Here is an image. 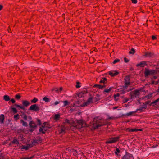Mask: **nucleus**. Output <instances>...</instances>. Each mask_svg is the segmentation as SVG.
I'll list each match as a JSON object with an SVG mask.
<instances>
[{
    "mask_svg": "<svg viewBox=\"0 0 159 159\" xmlns=\"http://www.w3.org/2000/svg\"><path fill=\"white\" fill-rule=\"evenodd\" d=\"M97 119V118H94L93 119V122L94 123H93V124L94 129H98L99 127L105 125V124L102 123L103 121L102 120H98Z\"/></svg>",
    "mask_w": 159,
    "mask_h": 159,
    "instance_id": "obj_1",
    "label": "nucleus"
},
{
    "mask_svg": "<svg viewBox=\"0 0 159 159\" xmlns=\"http://www.w3.org/2000/svg\"><path fill=\"white\" fill-rule=\"evenodd\" d=\"M77 124H74L73 126L77 129H80L86 126L85 122L83 120H77Z\"/></svg>",
    "mask_w": 159,
    "mask_h": 159,
    "instance_id": "obj_2",
    "label": "nucleus"
},
{
    "mask_svg": "<svg viewBox=\"0 0 159 159\" xmlns=\"http://www.w3.org/2000/svg\"><path fill=\"white\" fill-rule=\"evenodd\" d=\"M22 106H21L18 104H15V106L16 107H19L20 109H22L23 110H26L25 107H27L30 104V103L28 101L26 100H24L22 101Z\"/></svg>",
    "mask_w": 159,
    "mask_h": 159,
    "instance_id": "obj_3",
    "label": "nucleus"
},
{
    "mask_svg": "<svg viewBox=\"0 0 159 159\" xmlns=\"http://www.w3.org/2000/svg\"><path fill=\"white\" fill-rule=\"evenodd\" d=\"M120 138V136L109 138L105 142L106 144H111L118 141Z\"/></svg>",
    "mask_w": 159,
    "mask_h": 159,
    "instance_id": "obj_4",
    "label": "nucleus"
},
{
    "mask_svg": "<svg viewBox=\"0 0 159 159\" xmlns=\"http://www.w3.org/2000/svg\"><path fill=\"white\" fill-rule=\"evenodd\" d=\"M156 73V71L154 70H149L148 69H145L144 74L145 77H148L149 75H153Z\"/></svg>",
    "mask_w": 159,
    "mask_h": 159,
    "instance_id": "obj_5",
    "label": "nucleus"
},
{
    "mask_svg": "<svg viewBox=\"0 0 159 159\" xmlns=\"http://www.w3.org/2000/svg\"><path fill=\"white\" fill-rule=\"evenodd\" d=\"M96 97L95 98H93L92 97L89 98L86 102H84L83 104V106H85L89 105L90 103H93V102H95L97 101L98 100H96Z\"/></svg>",
    "mask_w": 159,
    "mask_h": 159,
    "instance_id": "obj_6",
    "label": "nucleus"
},
{
    "mask_svg": "<svg viewBox=\"0 0 159 159\" xmlns=\"http://www.w3.org/2000/svg\"><path fill=\"white\" fill-rule=\"evenodd\" d=\"M40 108L36 104L32 105L29 108V110L37 111L39 110Z\"/></svg>",
    "mask_w": 159,
    "mask_h": 159,
    "instance_id": "obj_7",
    "label": "nucleus"
},
{
    "mask_svg": "<svg viewBox=\"0 0 159 159\" xmlns=\"http://www.w3.org/2000/svg\"><path fill=\"white\" fill-rule=\"evenodd\" d=\"M157 102H159V98L152 102H151L150 101H146L145 102V104L146 105L149 104L150 106H153L157 105Z\"/></svg>",
    "mask_w": 159,
    "mask_h": 159,
    "instance_id": "obj_8",
    "label": "nucleus"
},
{
    "mask_svg": "<svg viewBox=\"0 0 159 159\" xmlns=\"http://www.w3.org/2000/svg\"><path fill=\"white\" fill-rule=\"evenodd\" d=\"M130 84V79L129 76H126L125 79V85L124 88H126Z\"/></svg>",
    "mask_w": 159,
    "mask_h": 159,
    "instance_id": "obj_9",
    "label": "nucleus"
},
{
    "mask_svg": "<svg viewBox=\"0 0 159 159\" xmlns=\"http://www.w3.org/2000/svg\"><path fill=\"white\" fill-rule=\"evenodd\" d=\"M133 157V155L128 152H126L125 154L124 155L122 159H131Z\"/></svg>",
    "mask_w": 159,
    "mask_h": 159,
    "instance_id": "obj_10",
    "label": "nucleus"
},
{
    "mask_svg": "<svg viewBox=\"0 0 159 159\" xmlns=\"http://www.w3.org/2000/svg\"><path fill=\"white\" fill-rule=\"evenodd\" d=\"M65 130L66 127L62 125L59 127L58 128V131L60 134H65Z\"/></svg>",
    "mask_w": 159,
    "mask_h": 159,
    "instance_id": "obj_11",
    "label": "nucleus"
},
{
    "mask_svg": "<svg viewBox=\"0 0 159 159\" xmlns=\"http://www.w3.org/2000/svg\"><path fill=\"white\" fill-rule=\"evenodd\" d=\"M109 73V74L111 77H114L119 74L117 70L110 71Z\"/></svg>",
    "mask_w": 159,
    "mask_h": 159,
    "instance_id": "obj_12",
    "label": "nucleus"
},
{
    "mask_svg": "<svg viewBox=\"0 0 159 159\" xmlns=\"http://www.w3.org/2000/svg\"><path fill=\"white\" fill-rule=\"evenodd\" d=\"M147 66V64L146 61H142L140 63L137 64L136 66L137 67L140 66V67H144L145 66Z\"/></svg>",
    "mask_w": 159,
    "mask_h": 159,
    "instance_id": "obj_13",
    "label": "nucleus"
},
{
    "mask_svg": "<svg viewBox=\"0 0 159 159\" xmlns=\"http://www.w3.org/2000/svg\"><path fill=\"white\" fill-rule=\"evenodd\" d=\"M38 142V140L37 139L32 140L31 141V143H29L28 144V145H29L30 147H32L37 143Z\"/></svg>",
    "mask_w": 159,
    "mask_h": 159,
    "instance_id": "obj_14",
    "label": "nucleus"
},
{
    "mask_svg": "<svg viewBox=\"0 0 159 159\" xmlns=\"http://www.w3.org/2000/svg\"><path fill=\"white\" fill-rule=\"evenodd\" d=\"M126 130L129 132H137L138 131H141V129H130L129 128H127Z\"/></svg>",
    "mask_w": 159,
    "mask_h": 159,
    "instance_id": "obj_15",
    "label": "nucleus"
},
{
    "mask_svg": "<svg viewBox=\"0 0 159 159\" xmlns=\"http://www.w3.org/2000/svg\"><path fill=\"white\" fill-rule=\"evenodd\" d=\"M29 147H30L28 144L27 146L22 145L20 146V148L21 149L22 151L23 149H25L26 150H27L28 149Z\"/></svg>",
    "mask_w": 159,
    "mask_h": 159,
    "instance_id": "obj_16",
    "label": "nucleus"
},
{
    "mask_svg": "<svg viewBox=\"0 0 159 159\" xmlns=\"http://www.w3.org/2000/svg\"><path fill=\"white\" fill-rule=\"evenodd\" d=\"M106 85H105V84H103V85H101L100 84H95L94 86V87H97L100 89L105 88L106 87Z\"/></svg>",
    "mask_w": 159,
    "mask_h": 159,
    "instance_id": "obj_17",
    "label": "nucleus"
},
{
    "mask_svg": "<svg viewBox=\"0 0 159 159\" xmlns=\"http://www.w3.org/2000/svg\"><path fill=\"white\" fill-rule=\"evenodd\" d=\"M29 125L30 127L32 128H35L36 127L35 124L33 121H31L30 122Z\"/></svg>",
    "mask_w": 159,
    "mask_h": 159,
    "instance_id": "obj_18",
    "label": "nucleus"
},
{
    "mask_svg": "<svg viewBox=\"0 0 159 159\" xmlns=\"http://www.w3.org/2000/svg\"><path fill=\"white\" fill-rule=\"evenodd\" d=\"M120 94L119 93H117L116 94L114 95V98L116 101H117L119 99V98L120 96Z\"/></svg>",
    "mask_w": 159,
    "mask_h": 159,
    "instance_id": "obj_19",
    "label": "nucleus"
},
{
    "mask_svg": "<svg viewBox=\"0 0 159 159\" xmlns=\"http://www.w3.org/2000/svg\"><path fill=\"white\" fill-rule=\"evenodd\" d=\"M5 119L4 116L3 114H1L0 115V123H3Z\"/></svg>",
    "mask_w": 159,
    "mask_h": 159,
    "instance_id": "obj_20",
    "label": "nucleus"
},
{
    "mask_svg": "<svg viewBox=\"0 0 159 159\" xmlns=\"http://www.w3.org/2000/svg\"><path fill=\"white\" fill-rule=\"evenodd\" d=\"M140 90H136L134 91L133 94L139 96L140 94Z\"/></svg>",
    "mask_w": 159,
    "mask_h": 159,
    "instance_id": "obj_21",
    "label": "nucleus"
},
{
    "mask_svg": "<svg viewBox=\"0 0 159 159\" xmlns=\"http://www.w3.org/2000/svg\"><path fill=\"white\" fill-rule=\"evenodd\" d=\"M60 117V115L59 114H55L54 116V119L56 121L58 120Z\"/></svg>",
    "mask_w": 159,
    "mask_h": 159,
    "instance_id": "obj_22",
    "label": "nucleus"
},
{
    "mask_svg": "<svg viewBox=\"0 0 159 159\" xmlns=\"http://www.w3.org/2000/svg\"><path fill=\"white\" fill-rule=\"evenodd\" d=\"M11 143L12 144H16L17 146L19 144L18 140L16 139H14Z\"/></svg>",
    "mask_w": 159,
    "mask_h": 159,
    "instance_id": "obj_23",
    "label": "nucleus"
},
{
    "mask_svg": "<svg viewBox=\"0 0 159 159\" xmlns=\"http://www.w3.org/2000/svg\"><path fill=\"white\" fill-rule=\"evenodd\" d=\"M107 81V79L106 78L103 77L102 79L100 80L99 83L100 84L104 83L105 84L106 82Z\"/></svg>",
    "mask_w": 159,
    "mask_h": 159,
    "instance_id": "obj_24",
    "label": "nucleus"
},
{
    "mask_svg": "<svg viewBox=\"0 0 159 159\" xmlns=\"http://www.w3.org/2000/svg\"><path fill=\"white\" fill-rule=\"evenodd\" d=\"M113 88L114 87H111L108 89H105L104 90V92L107 93H109L113 89Z\"/></svg>",
    "mask_w": 159,
    "mask_h": 159,
    "instance_id": "obj_25",
    "label": "nucleus"
},
{
    "mask_svg": "<svg viewBox=\"0 0 159 159\" xmlns=\"http://www.w3.org/2000/svg\"><path fill=\"white\" fill-rule=\"evenodd\" d=\"M20 122L21 123H22V125L23 126H25V127L27 126H28L27 123L26 122L24 121L22 119H21L20 120Z\"/></svg>",
    "mask_w": 159,
    "mask_h": 159,
    "instance_id": "obj_26",
    "label": "nucleus"
},
{
    "mask_svg": "<svg viewBox=\"0 0 159 159\" xmlns=\"http://www.w3.org/2000/svg\"><path fill=\"white\" fill-rule=\"evenodd\" d=\"M4 99L5 101H8L10 100L9 97L7 95H6L4 96Z\"/></svg>",
    "mask_w": 159,
    "mask_h": 159,
    "instance_id": "obj_27",
    "label": "nucleus"
},
{
    "mask_svg": "<svg viewBox=\"0 0 159 159\" xmlns=\"http://www.w3.org/2000/svg\"><path fill=\"white\" fill-rule=\"evenodd\" d=\"M45 127V125L43 126L42 125L41 127H40L39 129V131L40 132H41L43 133L44 134L45 132L43 131V128Z\"/></svg>",
    "mask_w": 159,
    "mask_h": 159,
    "instance_id": "obj_28",
    "label": "nucleus"
},
{
    "mask_svg": "<svg viewBox=\"0 0 159 159\" xmlns=\"http://www.w3.org/2000/svg\"><path fill=\"white\" fill-rule=\"evenodd\" d=\"M43 100L46 102H48L50 101V99L46 97H44L43 99Z\"/></svg>",
    "mask_w": 159,
    "mask_h": 159,
    "instance_id": "obj_29",
    "label": "nucleus"
},
{
    "mask_svg": "<svg viewBox=\"0 0 159 159\" xmlns=\"http://www.w3.org/2000/svg\"><path fill=\"white\" fill-rule=\"evenodd\" d=\"M11 110L14 114L16 113L17 112V111L15 108L11 107Z\"/></svg>",
    "mask_w": 159,
    "mask_h": 159,
    "instance_id": "obj_30",
    "label": "nucleus"
},
{
    "mask_svg": "<svg viewBox=\"0 0 159 159\" xmlns=\"http://www.w3.org/2000/svg\"><path fill=\"white\" fill-rule=\"evenodd\" d=\"M38 101V99L36 98H34L33 99L31 100V102L32 103H35Z\"/></svg>",
    "mask_w": 159,
    "mask_h": 159,
    "instance_id": "obj_31",
    "label": "nucleus"
},
{
    "mask_svg": "<svg viewBox=\"0 0 159 159\" xmlns=\"http://www.w3.org/2000/svg\"><path fill=\"white\" fill-rule=\"evenodd\" d=\"M136 111H137L130 112H129V113H127L125 115L127 116H129L131 115H132L133 114L135 113Z\"/></svg>",
    "mask_w": 159,
    "mask_h": 159,
    "instance_id": "obj_32",
    "label": "nucleus"
},
{
    "mask_svg": "<svg viewBox=\"0 0 159 159\" xmlns=\"http://www.w3.org/2000/svg\"><path fill=\"white\" fill-rule=\"evenodd\" d=\"M120 152V150L119 149L117 148H116V151L115 152V153L116 155H118V153H119Z\"/></svg>",
    "mask_w": 159,
    "mask_h": 159,
    "instance_id": "obj_33",
    "label": "nucleus"
},
{
    "mask_svg": "<svg viewBox=\"0 0 159 159\" xmlns=\"http://www.w3.org/2000/svg\"><path fill=\"white\" fill-rule=\"evenodd\" d=\"M120 61V60L119 59H115L113 62V64H115L116 63L119 62Z\"/></svg>",
    "mask_w": 159,
    "mask_h": 159,
    "instance_id": "obj_34",
    "label": "nucleus"
},
{
    "mask_svg": "<svg viewBox=\"0 0 159 159\" xmlns=\"http://www.w3.org/2000/svg\"><path fill=\"white\" fill-rule=\"evenodd\" d=\"M21 98V96L19 94H17L15 96V98L16 99L19 100Z\"/></svg>",
    "mask_w": 159,
    "mask_h": 159,
    "instance_id": "obj_35",
    "label": "nucleus"
},
{
    "mask_svg": "<svg viewBox=\"0 0 159 159\" xmlns=\"http://www.w3.org/2000/svg\"><path fill=\"white\" fill-rule=\"evenodd\" d=\"M22 117L24 120H26L27 119V116L26 114H24Z\"/></svg>",
    "mask_w": 159,
    "mask_h": 159,
    "instance_id": "obj_36",
    "label": "nucleus"
},
{
    "mask_svg": "<svg viewBox=\"0 0 159 159\" xmlns=\"http://www.w3.org/2000/svg\"><path fill=\"white\" fill-rule=\"evenodd\" d=\"M64 103V106H66L68 105V101L67 100L63 102Z\"/></svg>",
    "mask_w": 159,
    "mask_h": 159,
    "instance_id": "obj_37",
    "label": "nucleus"
},
{
    "mask_svg": "<svg viewBox=\"0 0 159 159\" xmlns=\"http://www.w3.org/2000/svg\"><path fill=\"white\" fill-rule=\"evenodd\" d=\"M145 55L146 57H151V53L150 52L146 53Z\"/></svg>",
    "mask_w": 159,
    "mask_h": 159,
    "instance_id": "obj_38",
    "label": "nucleus"
},
{
    "mask_svg": "<svg viewBox=\"0 0 159 159\" xmlns=\"http://www.w3.org/2000/svg\"><path fill=\"white\" fill-rule=\"evenodd\" d=\"M62 90V87H61L59 88V89L56 88V90H55L57 92H58L59 91H61Z\"/></svg>",
    "mask_w": 159,
    "mask_h": 159,
    "instance_id": "obj_39",
    "label": "nucleus"
},
{
    "mask_svg": "<svg viewBox=\"0 0 159 159\" xmlns=\"http://www.w3.org/2000/svg\"><path fill=\"white\" fill-rule=\"evenodd\" d=\"M14 118L15 119H18L19 118V115L18 114H17L16 115H15L14 116Z\"/></svg>",
    "mask_w": 159,
    "mask_h": 159,
    "instance_id": "obj_40",
    "label": "nucleus"
},
{
    "mask_svg": "<svg viewBox=\"0 0 159 159\" xmlns=\"http://www.w3.org/2000/svg\"><path fill=\"white\" fill-rule=\"evenodd\" d=\"M34 157L33 156L30 157H23L21 159H32Z\"/></svg>",
    "mask_w": 159,
    "mask_h": 159,
    "instance_id": "obj_41",
    "label": "nucleus"
},
{
    "mask_svg": "<svg viewBox=\"0 0 159 159\" xmlns=\"http://www.w3.org/2000/svg\"><path fill=\"white\" fill-rule=\"evenodd\" d=\"M80 83L79 82H77L76 83V88H79L80 87Z\"/></svg>",
    "mask_w": 159,
    "mask_h": 159,
    "instance_id": "obj_42",
    "label": "nucleus"
},
{
    "mask_svg": "<svg viewBox=\"0 0 159 159\" xmlns=\"http://www.w3.org/2000/svg\"><path fill=\"white\" fill-rule=\"evenodd\" d=\"M125 62L126 63L128 62L129 61V60L126 57H124V58Z\"/></svg>",
    "mask_w": 159,
    "mask_h": 159,
    "instance_id": "obj_43",
    "label": "nucleus"
},
{
    "mask_svg": "<svg viewBox=\"0 0 159 159\" xmlns=\"http://www.w3.org/2000/svg\"><path fill=\"white\" fill-rule=\"evenodd\" d=\"M65 123H67L68 124L71 125V123L70 122L69 120L67 119H66L65 120Z\"/></svg>",
    "mask_w": 159,
    "mask_h": 159,
    "instance_id": "obj_44",
    "label": "nucleus"
},
{
    "mask_svg": "<svg viewBox=\"0 0 159 159\" xmlns=\"http://www.w3.org/2000/svg\"><path fill=\"white\" fill-rule=\"evenodd\" d=\"M135 52V50H131L129 52V54H134Z\"/></svg>",
    "mask_w": 159,
    "mask_h": 159,
    "instance_id": "obj_45",
    "label": "nucleus"
},
{
    "mask_svg": "<svg viewBox=\"0 0 159 159\" xmlns=\"http://www.w3.org/2000/svg\"><path fill=\"white\" fill-rule=\"evenodd\" d=\"M129 99L127 98H125L123 100V102L124 103H126L128 101Z\"/></svg>",
    "mask_w": 159,
    "mask_h": 159,
    "instance_id": "obj_46",
    "label": "nucleus"
},
{
    "mask_svg": "<svg viewBox=\"0 0 159 159\" xmlns=\"http://www.w3.org/2000/svg\"><path fill=\"white\" fill-rule=\"evenodd\" d=\"M151 94H148L145 96V98H147L148 99H150L151 97Z\"/></svg>",
    "mask_w": 159,
    "mask_h": 159,
    "instance_id": "obj_47",
    "label": "nucleus"
},
{
    "mask_svg": "<svg viewBox=\"0 0 159 159\" xmlns=\"http://www.w3.org/2000/svg\"><path fill=\"white\" fill-rule=\"evenodd\" d=\"M59 103H60L59 102L56 101L54 102V103L53 104V105L54 106H55V105L59 104Z\"/></svg>",
    "mask_w": 159,
    "mask_h": 159,
    "instance_id": "obj_48",
    "label": "nucleus"
},
{
    "mask_svg": "<svg viewBox=\"0 0 159 159\" xmlns=\"http://www.w3.org/2000/svg\"><path fill=\"white\" fill-rule=\"evenodd\" d=\"M11 102L12 103H14L15 102V100L13 98H12L11 100H10Z\"/></svg>",
    "mask_w": 159,
    "mask_h": 159,
    "instance_id": "obj_49",
    "label": "nucleus"
},
{
    "mask_svg": "<svg viewBox=\"0 0 159 159\" xmlns=\"http://www.w3.org/2000/svg\"><path fill=\"white\" fill-rule=\"evenodd\" d=\"M132 3L136 4L137 3V0H131Z\"/></svg>",
    "mask_w": 159,
    "mask_h": 159,
    "instance_id": "obj_50",
    "label": "nucleus"
},
{
    "mask_svg": "<svg viewBox=\"0 0 159 159\" xmlns=\"http://www.w3.org/2000/svg\"><path fill=\"white\" fill-rule=\"evenodd\" d=\"M126 92L124 90H122L121 91V93L122 94H124Z\"/></svg>",
    "mask_w": 159,
    "mask_h": 159,
    "instance_id": "obj_51",
    "label": "nucleus"
},
{
    "mask_svg": "<svg viewBox=\"0 0 159 159\" xmlns=\"http://www.w3.org/2000/svg\"><path fill=\"white\" fill-rule=\"evenodd\" d=\"M156 39V37L154 36H152V40H154L155 39Z\"/></svg>",
    "mask_w": 159,
    "mask_h": 159,
    "instance_id": "obj_52",
    "label": "nucleus"
},
{
    "mask_svg": "<svg viewBox=\"0 0 159 159\" xmlns=\"http://www.w3.org/2000/svg\"><path fill=\"white\" fill-rule=\"evenodd\" d=\"M38 122L39 124V125H40L41 124V121H40V120H38Z\"/></svg>",
    "mask_w": 159,
    "mask_h": 159,
    "instance_id": "obj_53",
    "label": "nucleus"
},
{
    "mask_svg": "<svg viewBox=\"0 0 159 159\" xmlns=\"http://www.w3.org/2000/svg\"><path fill=\"white\" fill-rule=\"evenodd\" d=\"M113 119V117H108V119L109 120H111Z\"/></svg>",
    "mask_w": 159,
    "mask_h": 159,
    "instance_id": "obj_54",
    "label": "nucleus"
},
{
    "mask_svg": "<svg viewBox=\"0 0 159 159\" xmlns=\"http://www.w3.org/2000/svg\"><path fill=\"white\" fill-rule=\"evenodd\" d=\"M157 76H154L153 77V78L154 79H155L157 78Z\"/></svg>",
    "mask_w": 159,
    "mask_h": 159,
    "instance_id": "obj_55",
    "label": "nucleus"
},
{
    "mask_svg": "<svg viewBox=\"0 0 159 159\" xmlns=\"http://www.w3.org/2000/svg\"><path fill=\"white\" fill-rule=\"evenodd\" d=\"M2 8V6L1 5H0V10H1Z\"/></svg>",
    "mask_w": 159,
    "mask_h": 159,
    "instance_id": "obj_56",
    "label": "nucleus"
},
{
    "mask_svg": "<svg viewBox=\"0 0 159 159\" xmlns=\"http://www.w3.org/2000/svg\"><path fill=\"white\" fill-rule=\"evenodd\" d=\"M117 107H115L114 108V109H116V108H117Z\"/></svg>",
    "mask_w": 159,
    "mask_h": 159,
    "instance_id": "obj_57",
    "label": "nucleus"
},
{
    "mask_svg": "<svg viewBox=\"0 0 159 159\" xmlns=\"http://www.w3.org/2000/svg\"><path fill=\"white\" fill-rule=\"evenodd\" d=\"M131 50H134V49L133 48H132L131 49Z\"/></svg>",
    "mask_w": 159,
    "mask_h": 159,
    "instance_id": "obj_58",
    "label": "nucleus"
}]
</instances>
